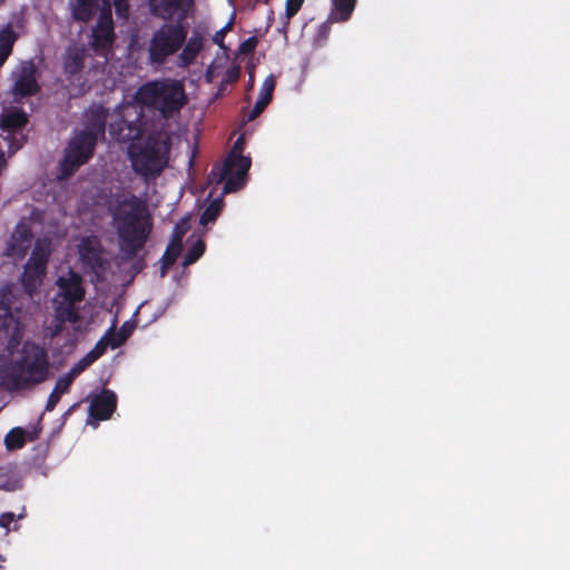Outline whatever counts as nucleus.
I'll list each match as a JSON object with an SVG mask.
<instances>
[{
  "label": "nucleus",
  "instance_id": "nucleus-5",
  "mask_svg": "<svg viewBox=\"0 0 570 570\" xmlns=\"http://www.w3.org/2000/svg\"><path fill=\"white\" fill-rule=\"evenodd\" d=\"M69 7L72 18L82 22H88L98 12V22L91 29L90 47L102 52L110 49L115 40L110 0H70Z\"/></svg>",
  "mask_w": 570,
  "mask_h": 570
},
{
  "label": "nucleus",
  "instance_id": "nucleus-12",
  "mask_svg": "<svg viewBox=\"0 0 570 570\" xmlns=\"http://www.w3.org/2000/svg\"><path fill=\"white\" fill-rule=\"evenodd\" d=\"M116 403L117 397L114 392L108 390L102 391L90 404L87 424L96 429L99 421L110 417L116 409Z\"/></svg>",
  "mask_w": 570,
  "mask_h": 570
},
{
  "label": "nucleus",
  "instance_id": "nucleus-17",
  "mask_svg": "<svg viewBox=\"0 0 570 570\" xmlns=\"http://www.w3.org/2000/svg\"><path fill=\"white\" fill-rule=\"evenodd\" d=\"M186 0H149V7L153 14L170 20L174 14L183 8Z\"/></svg>",
  "mask_w": 570,
  "mask_h": 570
},
{
  "label": "nucleus",
  "instance_id": "nucleus-22",
  "mask_svg": "<svg viewBox=\"0 0 570 570\" xmlns=\"http://www.w3.org/2000/svg\"><path fill=\"white\" fill-rule=\"evenodd\" d=\"M17 40V35L10 24L6 26L0 31V66L6 61L11 53L12 46Z\"/></svg>",
  "mask_w": 570,
  "mask_h": 570
},
{
  "label": "nucleus",
  "instance_id": "nucleus-8",
  "mask_svg": "<svg viewBox=\"0 0 570 570\" xmlns=\"http://www.w3.org/2000/svg\"><path fill=\"white\" fill-rule=\"evenodd\" d=\"M13 293L11 288H6L1 293L0 299V320L3 318L2 327L3 334L9 336L8 352L13 355L21 353L22 356H45V352L38 345L32 343H24L22 350H19L21 334V325L26 321V313H22L19 306H12Z\"/></svg>",
  "mask_w": 570,
  "mask_h": 570
},
{
  "label": "nucleus",
  "instance_id": "nucleus-18",
  "mask_svg": "<svg viewBox=\"0 0 570 570\" xmlns=\"http://www.w3.org/2000/svg\"><path fill=\"white\" fill-rule=\"evenodd\" d=\"M274 88H275V78H274V76L271 75L265 79V81L263 83L261 97L256 101L252 111L249 112L248 120L252 121V120L256 119L263 112V110L267 107V105L272 100Z\"/></svg>",
  "mask_w": 570,
  "mask_h": 570
},
{
  "label": "nucleus",
  "instance_id": "nucleus-24",
  "mask_svg": "<svg viewBox=\"0 0 570 570\" xmlns=\"http://www.w3.org/2000/svg\"><path fill=\"white\" fill-rule=\"evenodd\" d=\"M228 170L236 168L237 178H244L250 167V159L245 156L227 157L225 160Z\"/></svg>",
  "mask_w": 570,
  "mask_h": 570
},
{
  "label": "nucleus",
  "instance_id": "nucleus-26",
  "mask_svg": "<svg viewBox=\"0 0 570 570\" xmlns=\"http://www.w3.org/2000/svg\"><path fill=\"white\" fill-rule=\"evenodd\" d=\"M356 0H334L335 20L345 21L352 13Z\"/></svg>",
  "mask_w": 570,
  "mask_h": 570
},
{
  "label": "nucleus",
  "instance_id": "nucleus-28",
  "mask_svg": "<svg viewBox=\"0 0 570 570\" xmlns=\"http://www.w3.org/2000/svg\"><path fill=\"white\" fill-rule=\"evenodd\" d=\"M222 206L223 200L220 198L213 200L202 214L200 224L206 225L209 222L215 220L222 209Z\"/></svg>",
  "mask_w": 570,
  "mask_h": 570
},
{
  "label": "nucleus",
  "instance_id": "nucleus-38",
  "mask_svg": "<svg viewBox=\"0 0 570 570\" xmlns=\"http://www.w3.org/2000/svg\"><path fill=\"white\" fill-rule=\"evenodd\" d=\"M187 229H188V226L186 225V223H185V222H183L181 224H178V225L175 227L174 237H177V234H178L179 232H183V230H184V234H185Z\"/></svg>",
  "mask_w": 570,
  "mask_h": 570
},
{
  "label": "nucleus",
  "instance_id": "nucleus-11",
  "mask_svg": "<svg viewBox=\"0 0 570 570\" xmlns=\"http://www.w3.org/2000/svg\"><path fill=\"white\" fill-rule=\"evenodd\" d=\"M50 242H37L31 257L24 266L22 274V284L29 298L32 299L42 283L46 273V265L50 256Z\"/></svg>",
  "mask_w": 570,
  "mask_h": 570
},
{
  "label": "nucleus",
  "instance_id": "nucleus-27",
  "mask_svg": "<svg viewBox=\"0 0 570 570\" xmlns=\"http://www.w3.org/2000/svg\"><path fill=\"white\" fill-rule=\"evenodd\" d=\"M27 122V116L23 112L14 111L6 115L1 119V126L7 129H17L24 126Z\"/></svg>",
  "mask_w": 570,
  "mask_h": 570
},
{
  "label": "nucleus",
  "instance_id": "nucleus-29",
  "mask_svg": "<svg viewBox=\"0 0 570 570\" xmlns=\"http://www.w3.org/2000/svg\"><path fill=\"white\" fill-rule=\"evenodd\" d=\"M229 170L226 163L223 165H215L212 171L208 175V181L210 184H220L225 180V178L228 176Z\"/></svg>",
  "mask_w": 570,
  "mask_h": 570
},
{
  "label": "nucleus",
  "instance_id": "nucleus-4",
  "mask_svg": "<svg viewBox=\"0 0 570 570\" xmlns=\"http://www.w3.org/2000/svg\"><path fill=\"white\" fill-rule=\"evenodd\" d=\"M135 100L169 119L179 114L188 98L181 81L165 78L142 85L137 90Z\"/></svg>",
  "mask_w": 570,
  "mask_h": 570
},
{
  "label": "nucleus",
  "instance_id": "nucleus-14",
  "mask_svg": "<svg viewBox=\"0 0 570 570\" xmlns=\"http://www.w3.org/2000/svg\"><path fill=\"white\" fill-rule=\"evenodd\" d=\"M78 252L81 262L91 271L104 269L107 261L102 254V247L97 237L83 238L78 245Z\"/></svg>",
  "mask_w": 570,
  "mask_h": 570
},
{
  "label": "nucleus",
  "instance_id": "nucleus-32",
  "mask_svg": "<svg viewBox=\"0 0 570 570\" xmlns=\"http://www.w3.org/2000/svg\"><path fill=\"white\" fill-rule=\"evenodd\" d=\"M116 13L118 17H121L124 19H127L128 11H129V4L127 0H114Z\"/></svg>",
  "mask_w": 570,
  "mask_h": 570
},
{
  "label": "nucleus",
  "instance_id": "nucleus-39",
  "mask_svg": "<svg viewBox=\"0 0 570 570\" xmlns=\"http://www.w3.org/2000/svg\"><path fill=\"white\" fill-rule=\"evenodd\" d=\"M238 76H239V71H238V69H233V70H230V71L228 72V79H229L230 81L236 80V79L238 78Z\"/></svg>",
  "mask_w": 570,
  "mask_h": 570
},
{
  "label": "nucleus",
  "instance_id": "nucleus-40",
  "mask_svg": "<svg viewBox=\"0 0 570 570\" xmlns=\"http://www.w3.org/2000/svg\"><path fill=\"white\" fill-rule=\"evenodd\" d=\"M206 77L208 78V80H210V78H209V77H212L210 70L207 71Z\"/></svg>",
  "mask_w": 570,
  "mask_h": 570
},
{
  "label": "nucleus",
  "instance_id": "nucleus-34",
  "mask_svg": "<svg viewBox=\"0 0 570 570\" xmlns=\"http://www.w3.org/2000/svg\"><path fill=\"white\" fill-rule=\"evenodd\" d=\"M256 45H257V39L254 37L249 38L240 45L239 51L242 53H249L255 49Z\"/></svg>",
  "mask_w": 570,
  "mask_h": 570
},
{
  "label": "nucleus",
  "instance_id": "nucleus-3",
  "mask_svg": "<svg viewBox=\"0 0 570 570\" xmlns=\"http://www.w3.org/2000/svg\"><path fill=\"white\" fill-rule=\"evenodd\" d=\"M108 112L99 105H94L85 112V129L69 142L65 159L61 164L62 177H68L88 161L99 138L105 137Z\"/></svg>",
  "mask_w": 570,
  "mask_h": 570
},
{
  "label": "nucleus",
  "instance_id": "nucleus-19",
  "mask_svg": "<svg viewBox=\"0 0 570 570\" xmlns=\"http://www.w3.org/2000/svg\"><path fill=\"white\" fill-rule=\"evenodd\" d=\"M86 49L83 47H69L65 57V70L69 75L78 73L83 68Z\"/></svg>",
  "mask_w": 570,
  "mask_h": 570
},
{
  "label": "nucleus",
  "instance_id": "nucleus-1",
  "mask_svg": "<svg viewBox=\"0 0 570 570\" xmlns=\"http://www.w3.org/2000/svg\"><path fill=\"white\" fill-rule=\"evenodd\" d=\"M57 285L59 292L52 302L55 318L47 327L46 335L51 338V344L59 354H71L77 343L75 332L79 327L75 304L83 298L85 291L80 276L72 271L59 276Z\"/></svg>",
  "mask_w": 570,
  "mask_h": 570
},
{
  "label": "nucleus",
  "instance_id": "nucleus-37",
  "mask_svg": "<svg viewBox=\"0 0 570 570\" xmlns=\"http://www.w3.org/2000/svg\"><path fill=\"white\" fill-rule=\"evenodd\" d=\"M242 148H243V138H239V139L235 142V145H234V147H233V149H232L230 154L228 155V157L242 156V154H240Z\"/></svg>",
  "mask_w": 570,
  "mask_h": 570
},
{
  "label": "nucleus",
  "instance_id": "nucleus-16",
  "mask_svg": "<svg viewBox=\"0 0 570 570\" xmlns=\"http://www.w3.org/2000/svg\"><path fill=\"white\" fill-rule=\"evenodd\" d=\"M132 326L126 323L118 333L108 332L96 345L95 350L90 351L86 356H100L106 352V347L109 345L112 348L120 346L130 335Z\"/></svg>",
  "mask_w": 570,
  "mask_h": 570
},
{
  "label": "nucleus",
  "instance_id": "nucleus-9",
  "mask_svg": "<svg viewBox=\"0 0 570 570\" xmlns=\"http://www.w3.org/2000/svg\"><path fill=\"white\" fill-rule=\"evenodd\" d=\"M144 105L136 102H128L119 107L118 112L120 124L111 122L109 125L110 131L117 137L118 140L127 141L141 137L148 129V118L145 115Z\"/></svg>",
  "mask_w": 570,
  "mask_h": 570
},
{
  "label": "nucleus",
  "instance_id": "nucleus-10",
  "mask_svg": "<svg viewBox=\"0 0 570 570\" xmlns=\"http://www.w3.org/2000/svg\"><path fill=\"white\" fill-rule=\"evenodd\" d=\"M186 32L179 24H164L151 37L149 42V60L151 63H163L184 43Z\"/></svg>",
  "mask_w": 570,
  "mask_h": 570
},
{
  "label": "nucleus",
  "instance_id": "nucleus-30",
  "mask_svg": "<svg viewBox=\"0 0 570 570\" xmlns=\"http://www.w3.org/2000/svg\"><path fill=\"white\" fill-rule=\"evenodd\" d=\"M205 250V244L203 240L198 239L194 246L188 250L186 257H185V265H189L195 263L204 253Z\"/></svg>",
  "mask_w": 570,
  "mask_h": 570
},
{
  "label": "nucleus",
  "instance_id": "nucleus-7",
  "mask_svg": "<svg viewBox=\"0 0 570 570\" xmlns=\"http://www.w3.org/2000/svg\"><path fill=\"white\" fill-rule=\"evenodd\" d=\"M49 376L46 358H0V386L27 389Z\"/></svg>",
  "mask_w": 570,
  "mask_h": 570
},
{
  "label": "nucleus",
  "instance_id": "nucleus-13",
  "mask_svg": "<svg viewBox=\"0 0 570 570\" xmlns=\"http://www.w3.org/2000/svg\"><path fill=\"white\" fill-rule=\"evenodd\" d=\"M92 360L94 358H82L67 374L58 379L47 401L46 411H52L55 409L60 397L69 391L73 380L90 365Z\"/></svg>",
  "mask_w": 570,
  "mask_h": 570
},
{
  "label": "nucleus",
  "instance_id": "nucleus-6",
  "mask_svg": "<svg viewBox=\"0 0 570 570\" xmlns=\"http://www.w3.org/2000/svg\"><path fill=\"white\" fill-rule=\"evenodd\" d=\"M170 136L158 134L149 137L144 144H132L129 157L134 170L148 178L160 175L168 161Z\"/></svg>",
  "mask_w": 570,
  "mask_h": 570
},
{
  "label": "nucleus",
  "instance_id": "nucleus-35",
  "mask_svg": "<svg viewBox=\"0 0 570 570\" xmlns=\"http://www.w3.org/2000/svg\"><path fill=\"white\" fill-rule=\"evenodd\" d=\"M232 22H228L223 29L217 31L213 38L214 42L218 43L219 46H223V39L225 33L230 29Z\"/></svg>",
  "mask_w": 570,
  "mask_h": 570
},
{
  "label": "nucleus",
  "instance_id": "nucleus-41",
  "mask_svg": "<svg viewBox=\"0 0 570 570\" xmlns=\"http://www.w3.org/2000/svg\"><path fill=\"white\" fill-rule=\"evenodd\" d=\"M248 87H253V77L250 76V83H248Z\"/></svg>",
  "mask_w": 570,
  "mask_h": 570
},
{
  "label": "nucleus",
  "instance_id": "nucleus-31",
  "mask_svg": "<svg viewBox=\"0 0 570 570\" xmlns=\"http://www.w3.org/2000/svg\"><path fill=\"white\" fill-rule=\"evenodd\" d=\"M243 185H244V178L239 179V178H237V175L234 174L227 178L223 190L225 194L233 193V191L238 190Z\"/></svg>",
  "mask_w": 570,
  "mask_h": 570
},
{
  "label": "nucleus",
  "instance_id": "nucleus-25",
  "mask_svg": "<svg viewBox=\"0 0 570 570\" xmlns=\"http://www.w3.org/2000/svg\"><path fill=\"white\" fill-rule=\"evenodd\" d=\"M183 236H184V230L179 232L177 234V237H174V239L169 244V246L164 255L165 266L171 265L176 261L178 255L180 254V250L183 248V244H181ZM165 268L166 267L163 268V274L165 273Z\"/></svg>",
  "mask_w": 570,
  "mask_h": 570
},
{
  "label": "nucleus",
  "instance_id": "nucleus-15",
  "mask_svg": "<svg viewBox=\"0 0 570 570\" xmlns=\"http://www.w3.org/2000/svg\"><path fill=\"white\" fill-rule=\"evenodd\" d=\"M35 72L36 67L33 62L27 61L22 63L20 75L13 87V94L16 97H26L38 91Z\"/></svg>",
  "mask_w": 570,
  "mask_h": 570
},
{
  "label": "nucleus",
  "instance_id": "nucleus-33",
  "mask_svg": "<svg viewBox=\"0 0 570 570\" xmlns=\"http://www.w3.org/2000/svg\"><path fill=\"white\" fill-rule=\"evenodd\" d=\"M304 0H287L286 1V16L293 17L302 7Z\"/></svg>",
  "mask_w": 570,
  "mask_h": 570
},
{
  "label": "nucleus",
  "instance_id": "nucleus-36",
  "mask_svg": "<svg viewBox=\"0 0 570 570\" xmlns=\"http://www.w3.org/2000/svg\"><path fill=\"white\" fill-rule=\"evenodd\" d=\"M14 521V514L13 513H3L0 517V527L9 530L10 524Z\"/></svg>",
  "mask_w": 570,
  "mask_h": 570
},
{
  "label": "nucleus",
  "instance_id": "nucleus-20",
  "mask_svg": "<svg viewBox=\"0 0 570 570\" xmlns=\"http://www.w3.org/2000/svg\"><path fill=\"white\" fill-rule=\"evenodd\" d=\"M37 431H26L21 428H13L4 438V444L8 450L21 449L27 440H35Z\"/></svg>",
  "mask_w": 570,
  "mask_h": 570
},
{
  "label": "nucleus",
  "instance_id": "nucleus-23",
  "mask_svg": "<svg viewBox=\"0 0 570 570\" xmlns=\"http://www.w3.org/2000/svg\"><path fill=\"white\" fill-rule=\"evenodd\" d=\"M202 48V39L199 37H191L188 40L183 52L179 55V66L187 67L188 65H190L195 60L196 56L199 53Z\"/></svg>",
  "mask_w": 570,
  "mask_h": 570
},
{
  "label": "nucleus",
  "instance_id": "nucleus-21",
  "mask_svg": "<svg viewBox=\"0 0 570 570\" xmlns=\"http://www.w3.org/2000/svg\"><path fill=\"white\" fill-rule=\"evenodd\" d=\"M31 233L28 226L19 225L12 234V254L23 256L30 247Z\"/></svg>",
  "mask_w": 570,
  "mask_h": 570
},
{
  "label": "nucleus",
  "instance_id": "nucleus-2",
  "mask_svg": "<svg viewBox=\"0 0 570 570\" xmlns=\"http://www.w3.org/2000/svg\"><path fill=\"white\" fill-rule=\"evenodd\" d=\"M147 218V207L137 197L125 198L114 207V226L125 256L132 257L145 245L150 230Z\"/></svg>",
  "mask_w": 570,
  "mask_h": 570
}]
</instances>
